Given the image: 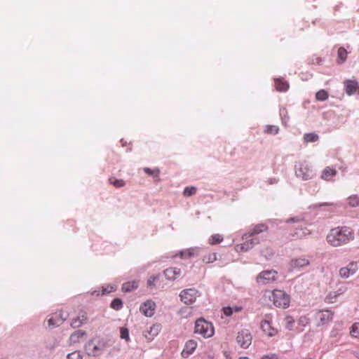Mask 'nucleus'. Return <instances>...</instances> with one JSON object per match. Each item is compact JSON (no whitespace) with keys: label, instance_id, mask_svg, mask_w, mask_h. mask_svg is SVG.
<instances>
[{"label":"nucleus","instance_id":"f257e3e1","mask_svg":"<svg viewBox=\"0 0 359 359\" xmlns=\"http://www.w3.org/2000/svg\"><path fill=\"white\" fill-rule=\"evenodd\" d=\"M353 238L354 233L353 231L346 226L331 229L326 238L327 243L334 247L345 245Z\"/></svg>","mask_w":359,"mask_h":359},{"label":"nucleus","instance_id":"f03ea898","mask_svg":"<svg viewBox=\"0 0 359 359\" xmlns=\"http://www.w3.org/2000/svg\"><path fill=\"white\" fill-rule=\"evenodd\" d=\"M109 346L105 339H95L88 342L86 345V350L88 355L93 356L100 355L105 348Z\"/></svg>","mask_w":359,"mask_h":359},{"label":"nucleus","instance_id":"7ed1b4c3","mask_svg":"<svg viewBox=\"0 0 359 359\" xmlns=\"http://www.w3.org/2000/svg\"><path fill=\"white\" fill-rule=\"evenodd\" d=\"M195 333L201 334L204 338L213 336L215 329L212 324L203 318H199L195 323Z\"/></svg>","mask_w":359,"mask_h":359},{"label":"nucleus","instance_id":"20e7f679","mask_svg":"<svg viewBox=\"0 0 359 359\" xmlns=\"http://www.w3.org/2000/svg\"><path fill=\"white\" fill-rule=\"evenodd\" d=\"M272 301L279 308H287L290 305V297L284 291L274 290L272 293Z\"/></svg>","mask_w":359,"mask_h":359},{"label":"nucleus","instance_id":"39448f33","mask_svg":"<svg viewBox=\"0 0 359 359\" xmlns=\"http://www.w3.org/2000/svg\"><path fill=\"white\" fill-rule=\"evenodd\" d=\"M295 174L303 180H308L314 176L310 165L305 161L299 162L295 165Z\"/></svg>","mask_w":359,"mask_h":359},{"label":"nucleus","instance_id":"423d86ee","mask_svg":"<svg viewBox=\"0 0 359 359\" xmlns=\"http://www.w3.org/2000/svg\"><path fill=\"white\" fill-rule=\"evenodd\" d=\"M200 296L201 293L195 288L183 290L180 294L181 301L187 305L194 304Z\"/></svg>","mask_w":359,"mask_h":359},{"label":"nucleus","instance_id":"0eeeda50","mask_svg":"<svg viewBox=\"0 0 359 359\" xmlns=\"http://www.w3.org/2000/svg\"><path fill=\"white\" fill-rule=\"evenodd\" d=\"M277 277L278 273L275 270L264 271L257 276V282L261 285H266L275 281Z\"/></svg>","mask_w":359,"mask_h":359},{"label":"nucleus","instance_id":"6e6552de","mask_svg":"<svg viewBox=\"0 0 359 359\" xmlns=\"http://www.w3.org/2000/svg\"><path fill=\"white\" fill-rule=\"evenodd\" d=\"M334 313L330 310L319 311L315 314V320L318 326L325 325L332 320Z\"/></svg>","mask_w":359,"mask_h":359},{"label":"nucleus","instance_id":"1a4fd4ad","mask_svg":"<svg viewBox=\"0 0 359 359\" xmlns=\"http://www.w3.org/2000/svg\"><path fill=\"white\" fill-rule=\"evenodd\" d=\"M252 334L248 330H243L238 333L236 341L241 347L247 348L252 343Z\"/></svg>","mask_w":359,"mask_h":359},{"label":"nucleus","instance_id":"9d476101","mask_svg":"<svg viewBox=\"0 0 359 359\" xmlns=\"http://www.w3.org/2000/svg\"><path fill=\"white\" fill-rule=\"evenodd\" d=\"M358 269V263L356 262H351L346 266L341 267L339 269V273L340 277L348 278L354 275Z\"/></svg>","mask_w":359,"mask_h":359},{"label":"nucleus","instance_id":"9b49d317","mask_svg":"<svg viewBox=\"0 0 359 359\" xmlns=\"http://www.w3.org/2000/svg\"><path fill=\"white\" fill-rule=\"evenodd\" d=\"M261 329L269 337L275 336L278 332V330L271 325V316L270 315L265 316L264 319L261 323Z\"/></svg>","mask_w":359,"mask_h":359},{"label":"nucleus","instance_id":"f8f14e48","mask_svg":"<svg viewBox=\"0 0 359 359\" xmlns=\"http://www.w3.org/2000/svg\"><path fill=\"white\" fill-rule=\"evenodd\" d=\"M68 314L66 312L62 311L56 312L52 314L48 320L49 326H59L61 325L67 318Z\"/></svg>","mask_w":359,"mask_h":359},{"label":"nucleus","instance_id":"ddd939ff","mask_svg":"<svg viewBox=\"0 0 359 359\" xmlns=\"http://www.w3.org/2000/svg\"><path fill=\"white\" fill-rule=\"evenodd\" d=\"M156 303L152 300H147L141 304L140 307V312L147 317L154 316L156 311Z\"/></svg>","mask_w":359,"mask_h":359},{"label":"nucleus","instance_id":"4468645a","mask_svg":"<svg viewBox=\"0 0 359 359\" xmlns=\"http://www.w3.org/2000/svg\"><path fill=\"white\" fill-rule=\"evenodd\" d=\"M268 230L267 226L264 224H259L252 227L247 233H245L243 238L248 239L250 237L254 236L260 233L266 231Z\"/></svg>","mask_w":359,"mask_h":359},{"label":"nucleus","instance_id":"2eb2a0df","mask_svg":"<svg viewBox=\"0 0 359 359\" xmlns=\"http://www.w3.org/2000/svg\"><path fill=\"white\" fill-rule=\"evenodd\" d=\"M197 346H198V344L196 340H194V339L188 340L186 342V344L184 345V348L182 351V353H181L182 356L183 358L189 357L190 355H191L194 352V351L196 349Z\"/></svg>","mask_w":359,"mask_h":359},{"label":"nucleus","instance_id":"dca6fc26","mask_svg":"<svg viewBox=\"0 0 359 359\" xmlns=\"http://www.w3.org/2000/svg\"><path fill=\"white\" fill-rule=\"evenodd\" d=\"M347 291V287L345 285L340 286L337 290L331 291L326 297V299L330 303L336 302L337 299Z\"/></svg>","mask_w":359,"mask_h":359},{"label":"nucleus","instance_id":"f3484780","mask_svg":"<svg viewBox=\"0 0 359 359\" xmlns=\"http://www.w3.org/2000/svg\"><path fill=\"white\" fill-rule=\"evenodd\" d=\"M258 243V241L254 238L250 239L249 241H245L243 243L236 245L235 246V250L238 252H246L252 249Z\"/></svg>","mask_w":359,"mask_h":359},{"label":"nucleus","instance_id":"a211bd4d","mask_svg":"<svg viewBox=\"0 0 359 359\" xmlns=\"http://www.w3.org/2000/svg\"><path fill=\"white\" fill-rule=\"evenodd\" d=\"M311 233L306 228H297L290 233V240L303 239Z\"/></svg>","mask_w":359,"mask_h":359},{"label":"nucleus","instance_id":"6ab92c4d","mask_svg":"<svg viewBox=\"0 0 359 359\" xmlns=\"http://www.w3.org/2000/svg\"><path fill=\"white\" fill-rule=\"evenodd\" d=\"M344 85L345 91L348 95H351L356 92L359 93V85L357 81L348 80L345 81Z\"/></svg>","mask_w":359,"mask_h":359},{"label":"nucleus","instance_id":"aec40b11","mask_svg":"<svg viewBox=\"0 0 359 359\" xmlns=\"http://www.w3.org/2000/svg\"><path fill=\"white\" fill-rule=\"evenodd\" d=\"M161 325L160 324H154L150 327L149 330L144 332V336L148 341H151L161 332Z\"/></svg>","mask_w":359,"mask_h":359},{"label":"nucleus","instance_id":"412c9836","mask_svg":"<svg viewBox=\"0 0 359 359\" xmlns=\"http://www.w3.org/2000/svg\"><path fill=\"white\" fill-rule=\"evenodd\" d=\"M88 319L87 313L85 311H81L76 318L72 320V327L76 328L81 327Z\"/></svg>","mask_w":359,"mask_h":359},{"label":"nucleus","instance_id":"4be33fe9","mask_svg":"<svg viewBox=\"0 0 359 359\" xmlns=\"http://www.w3.org/2000/svg\"><path fill=\"white\" fill-rule=\"evenodd\" d=\"M86 335V332L85 331L81 330H76L69 337V343L71 344L80 343L84 339Z\"/></svg>","mask_w":359,"mask_h":359},{"label":"nucleus","instance_id":"5701e85b","mask_svg":"<svg viewBox=\"0 0 359 359\" xmlns=\"http://www.w3.org/2000/svg\"><path fill=\"white\" fill-rule=\"evenodd\" d=\"M274 86L276 90L280 92H285L289 88V83L287 81L282 78L274 79Z\"/></svg>","mask_w":359,"mask_h":359},{"label":"nucleus","instance_id":"b1692460","mask_svg":"<svg viewBox=\"0 0 359 359\" xmlns=\"http://www.w3.org/2000/svg\"><path fill=\"white\" fill-rule=\"evenodd\" d=\"M180 273V269L176 267L168 268L164 271L165 277L169 280H175Z\"/></svg>","mask_w":359,"mask_h":359},{"label":"nucleus","instance_id":"393cba45","mask_svg":"<svg viewBox=\"0 0 359 359\" xmlns=\"http://www.w3.org/2000/svg\"><path fill=\"white\" fill-rule=\"evenodd\" d=\"M139 283L137 280H131L126 282L122 285V290L124 292H132L138 287Z\"/></svg>","mask_w":359,"mask_h":359},{"label":"nucleus","instance_id":"a878e982","mask_svg":"<svg viewBox=\"0 0 359 359\" xmlns=\"http://www.w3.org/2000/svg\"><path fill=\"white\" fill-rule=\"evenodd\" d=\"M337 170L331 167H326L321 175V178L325 180H330L332 177L335 176Z\"/></svg>","mask_w":359,"mask_h":359},{"label":"nucleus","instance_id":"bb28decb","mask_svg":"<svg viewBox=\"0 0 359 359\" xmlns=\"http://www.w3.org/2000/svg\"><path fill=\"white\" fill-rule=\"evenodd\" d=\"M348 55L347 50L344 47H340L337 50V62L338 64H342L344 63Z\"/></svg>","mask_w":359,"mask_h":359},{"label":"nucleus","instance_id":"cd10ccee","mask_svg":"<svg viewBox=\"0 0 359 359\" xmlns=\"http://www.w3.org/2000/svg\"><path fill=\"white\" fill-rule=\"evenodd\" d=\"M197 254V250L196 248H188L180 252V256L182 258L187 259L190 258Z\"/></svg>","mask_w":359,"mask_h":359},{"label":"nucleus","instance_id":"c85d7f7f","mask_svg":"<svg viewBox=\"0 0 359 359\" xmlns=\"http://www.w3.org/2000/svg\"><path fill=\"white\" fill-rule=\"evenodd\" d=\"M143 170H144V172L147 173V175L153 176V177L154 178V180L156 182L160 181V178H159L160 170H159V169L155 168V169L152 170L149 168H144Z\"/></svg>","mask_w":359,"mask_h":359},{"label":"nucleus","instance_id":"c756f323","mask_svg":"<svg viewBox=\"0 0 359 359\" xmlns=\"http://www.w3.org/2000/svg\"><path fill=\"white\" fill-rule=\"evenodd\" d=\"M242 309H243V308L241 306H235L233 307L227 306V307L223 308V312H224V315H226V316H230L233 314V312L238 313Z\"/></svg>","mask_w":359,"mask_h":359},{"label":"nucleus","instance_id":"7c9ffc66","mask_svg":"<svg viewBox=\"0 0 359 359\" xmlns=\"http://www.w3.org/2000/svg\"><path fill=\"white\" fill-rule=\"evenodd\" d=\"M223 236L219 233L212 235L208 239V243L211 245L220 243L223 241Z\"/></svg>","mask_w":359,"mask_h":359},{"label":"nucleus","instance_id":"2f4dec72","mask_svg":"<svg viewBox=\"0 0 359 359\" xmlns=\"http://www.w3.org/2000/svg\"><path fill=\"white\" fill-rule=\"evenodd\" d=\"M309 262L305 258H297L292 261V265L294 267H303L309 265Z\"/></svg>","mask_w":359,"mask_h":359},{"label":"nucleus","instance_id":"473e14b6","mask_svg":"<svg viewBox=\"0 0 359 359\" xmlns=\"http://www.w3.org/2000/svg\"><path fill=\"white\" fill-rule=\"evenodd\" d=\"M350 334L352 337L359 339V322L353 323L350 327Z\"/></svg>","mask_w":359,"mask_h":359},{"label":"nucleus","instance_id":"72a5a7b5","mask_svg":"<svg viewBox=\"0 0 359 359\" xmlns=\"http://www.w3.org/2000/svg\"><path fill=\"white\" fill-rule=\"evenodd\" d=\"M328 97H329L328 93L323 89L318 90L316 93V99L318 101H325V100H327Z\"/></svg>","mask_w":359,"mask_h":359},{"label":"nucleus","instance_id":"f704fd0d","mask_svg":"<svg viewBox=\"0 0 359 359\" xmlns=\"http://www.w3.org/2000/svg\"><path fill=\"white\" fill-rule=\"evenodd\" d=\"M110 184H113L116 188H121L125 186L126 183L123 180H118L115 177H110L109 179Z\"/></svg>","mask_w":359,"mask_h":359},{"label":"nucleus","instance_id":"c9c22d12","mask_svg":"<svg viewBox=\"0 0 359 359\" xmlns=\"http://www.w3.org/2000/svg\"><path fill=\"white\" fill-rule=\"evenodd\" d=\"M348 203L351 207L359 206V196L352 195L348 198Z\"/></svg>","mask_w":359,"mask_h":359},{"label":"nucleus","instance_id":"e433bc0d","mask_svg":"<svg viewBox=\"0 0 359 359\" xmlns=\"http://www.w3.org/2000/svg\"><path fill=\"white\" fill-rule=\"evenodd\" d=\"M120 337L127 342L130 341L129 330L127 327H122L120 328Z\"/></svg>","mask_w":359,"mask_h":359},{"label":"nucleus","instance_id":"4c0bfd02","mask_svg":"<svg viewBox=\"0 0 359 359\" xmlns=\"http://www.w3.org/2000/svg\"><path fill=\"white\" fill-rule=\"evenodd\" d=\"M304 140L306 142H313L318 140V135L315 133H306L304 136Z\"/></svg>","mask_w":359,"mask_h":359},{"label":"nucleus","instance_id":"58836bf2","mask_svg":"<svg viewBox=\"0 0 359 359\" xmlns=\"http://www.w3.org/2000/svg\"><path fill=\"white\" fill-rule=\"evenodd\" d=\"M111 307L116 311H118L123 307V302L118 298L114 299L111 303Z\"/></svg>","mask_w":359,"mask_h":359},{"label":"nucleus","instance_id":"ea45409f","mask_svg":"<svg viewBox=\"0 0 359 359\" xmlns=\"http://www.w3.org/2000/svg\"><path fill=\"white\" fill-rule=\"evenodd\" d=\"M196 188L195 187H187L183 191V195L188 197L196 194Z\"/></svg>","mask_w":359,"mask_h":359},{"label":"nucleus","instance_id":"a19ab883","mask_svg":"<svg viewBox=\"0 0 359 359\" xmlns=\"http://www.w3.org/2000/svg\"><path fill=\"white\" fill-rule=\"evenodd\" d=\"M279 128L275 126H267L265 130V133L268 134L276 135L278 133Z\"/></svg>","mask_w":359,"mask_h":359},{"label":"nucleus","instance_id":"79ce46f5","mask_svg":"<svg viewBox=\"0 0 359 359\" xmlns=\"http://www.w3.org/2000/svg\"><path fill=\"white\" fill-rule=\"evenodd\" d=\"M67 359H82V355L80 351H74L67 355Z\"/></svg>","mask_w":359,"mask_h":359},{"label":"nucleus","instance_id":"37998d69","mask_svg":"<svg viewBox=\"0 0 359 359\" xmlns=\"http://www.w3.org/2000/svg\"><path fill=\"white\" fill-rule=\"evenodd\" d=\"M159 276L158 275L156 276H151L149 277V278L147 280V285L148 287L152 288L155 286V281L158 280Z\"/></svg>","mask_w":359,"mask_h":359},{"label":"nucleus","instance_id":"c03bdc74","mask_svg":"<svg viewBox=\"0 0 359 359\" xmlns=\"http://www.w3.org/2000/svg\"><path fill=\"white\" fill-rule=\"evenodd\" d=\"M217 259V255L216 253H211L208 256L204 257L203 261L207 263L213 262Z\"/></svg>","mask_w":359,"mask_h":359},{"label":"nucleus","instance_id":"a18cd8bd","mask_svg":"<svg viewBox=\"0 0 359 359\" xmlns=\"http://www.w3.org/2000/svg\"><path fill=\"white\" fill-rule=\"evenodd\" d=\"M115 290H116L115 287H114L112 285H107V287L102 288V294H108V293H110V292L114 291Z\"/></svg>","mask_w":359,"mask_h":359},{"label":"nucleus","instance_id":"49530a36","mask_svg":"<svg viewBox=\"0 0 359 359\" xmlns=\"http://www.w3.org/2000/svg\"><path fill=\"white\" fill-rule=\"evenodd\" d=\"M261 359H277V357L275 355L272 354L270 355H265L262 357Z\"/></svg>","mask_w":359,"mask_h":359},{"label":"nucleus","instance_id":"de8ad7c7","mask_svg":"<svg viewBox=\"0 0 359 359\" xmlns=\"http://www.w3.org/2000/svg\"><path fill=\"white\" fill-rule=\"evenodd\" d=\"M202 359H212V357H210V355H208V357L206 358H203Z\"/></svg>","mask_w":359,"mask_h":359},{"label":"nucleus","instance_id":"09e8293b","mask_svg":"<svg viewBox=\"0 0 359 359\" xmlns=\"http://www.w3.org/2000/svg\"><path fill=\"white\" fill-rule=\"evenodd\" d=\"M304 320H306V319L305 318H304ZM302 320H303V318H300V321H302Z\"/></svg>","mask_w":359,"mask_h":359}]
</instances>
